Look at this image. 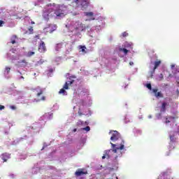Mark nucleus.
Segmentation results:
<instances>
[{
	"mask_svg": "<svg viewBox=\"0 0 179 179\" xmlns=\"http://www.w3.org/2000/svg\"><path fill=\"white\" fill-rule=\"evenodd\" d=\"M179 135V126L176 124L172 131H169V136L170 138L169 150L174 149V143L177 142V136Z\"/></svg>",
	"mask_w": 179,
	"mask_h": 179,
	"instance_id": "nucleus-1",
	"label": "nucleus"
},
{
	"mask_svg": "<svg viewBox=\"0 0 179 179\" xmlns=\"http://www.w3.org/2000/svg\"><path fill=\"white\" fill-rule=\"evenodd\" d=\"M55 30H57V25L50 24L47 25V27L43 29V32L45 34H48V33L50 34H51L52 33H54V31H55Z\"/></svg>",
	"mask_w": 179,
	"mask_h": 179,
	"instance_id": "nucleus-2",
	"label": "nucleus"
},
{
	"mask_svg": "<svg viewBox=\"0 0 179 179\" xmlns=\"http://www.w3.org/2000/svg\"><path fill=\"white\" fill-rule=\"evenodd\" d=\"M74 29L76 31H83V30H86V25L80 22H76Z\"/></svg>",
	"mask_w": 179,
	"mask_h": 179,
	"instance_id": "nucleus-3",
	"label": "nucleus"
},
{
	"mask_svg": "<svg viewBox=\"0 0 179 179\" xmlns=\"http://www.w3.org/2000/svg\"><path fill=\"white\" fill-rule=\"evenodd\" d=\"M109 134H112V136L110 137V141H118L120 138H121V134L117 131H110Z\"/></svg>",
	"mask_w": 179,
	"mask_h": 179,
	"instance_id": "nucleus-4",
	"label": "nucleus"
},
{
	"mask_svg": "<svg viewBox=\"0 0 179 179\" xmlns=\"http://www.w3.org/2000/svg\"><path fill=\"white\" fill-rule=\"evenodd\" d=\"M110 145L112 146V152H113V153H117V150H123L125 147L124 145V141H122V143L120 144V147H117V145L113 143H110Z\"/></svg>",
	"mask_w": 179,
	"mask_h": 179,
	"instance_id": "nucleus-5",
	"label": "nucleus"
},
{
	"mask_svg": "<svg viewBox=\"0 0 179 179\" xmlns=\"http://www.w3.org/2000/svg\"><path fill=\"white\" fill-rule=\"evenodd\" d=\"M32 92H35L36 93V97H40V96L43 95L44 93V90L41 88V87L38 86L36 88L32 89Z\"/></svg>",
	"mask_w": 179,
	"mask_h": 179,
	"instance_id": "nucleus-6",
	"label": "nucleus"
},
{
	"mask_svg": "<svg viewBox=\"0 0 179 179\" xmlns=\"http://www.w3.org/2000/svg\"><path fill=\"white\" fill-rule=\"evenodd\" d=\"M86 174H87V171L85 169H78L75 172L76 177H80V176H85Z\"/></svg>",
	"mask_w": 179,
	"mask_h": 179,
	"instance_id": "nucleus-7",
	"label": "nucleus"
},
{
	"mask_svg": "<svg viewBox=\"0 0 179 179\" xmlns=\"http://www.w3.org/2000/svg\"><path fill=\"white\" fill-rule=\"evenodd\" d=\"M0 157L1 159V160H3V163L8 162V160H9V159H10V154L8 153V152H3V154H1L0 155Z\"/></svg>",
	"mask_w": 179,
	"mask_h": 179,
	"instance_id": "nucleus-8",
	"label": "nucleus"
},
{
	"mask_svg": "<svg viewBox=\"0 0 179 179\" xmlns=\"http://www.w3.org/2000/svg\"><path fill=\"white\" fill-rule=\"evenodd\" d=\"M39 52H45L47 51V48L45 47V43L44 41H41L38 46Z\"/></svg>",
	"mask_w": 179,
	"mask_h": 179,
	"instance_id": "nucleus-9",
	"label": "nucleus"
},
{
	"mask_svg": "<svg viewBox=\"0 0 179 179\" xmlns=\"http://www.w3.org/2000/svg\"><path fill=\"white\" fill-rule=\"evenodd\" d=\"M152 92L154 93L155 97H157V99H163L164 96L162 94V92H159L158 89H152Z\"/></svg>",
	"mask_w": 179,
	"mask_h": 179,
	"instance_id": "nucleus-10",
	"label": "nucleus"
},
{
	"mask_svg": "<svg viewBox=\"0 0 179 179\" xmlns=\"http://www.w3.org/2000/svg\"><path fill=\"white\" fill-rule=\"evenodd\" d=\"M84 15L90 18L89 20H94V14L93 12H85Z\"/></svg>",
	"mask_w": 179,
	"mask_h": 179,
	"instance_id": "nucleus-11",
	"label": "nucleus"
},
{
	"mask_svg": "<svg viewBox=\"0 0 179 179\" xmlns=\"http://www.w3.org/2000/svg\"><path fill=\"white\" fill-rule=\"evenodd\" d=\"M175 120V117L169 116L168 117L166 118L165 124H169V122H171V121H174Z\"/></svg>",
	"mask_w": 179,
	"mask_h": 179,
	"instance_id": "nucleus-12",
	"label": "nucleus"
},
{
	"mask_svg": "<svg viewBox=\"0 0 179 179\" xmlns=\"http://www.w3.org/2000/svg\"><path fill=\"white\" fill-rule=\"evenodd\" d=\"M16 40H17V36L13 35L10 37V43H11V44H16Z\"/></svg>",
	"mask_w": 179,
	"mask_h": 179,
	"instance_id": "nucleus-13",
	"label": "nucleus"
},
{
	"mask_svg": "<svg viewBox=\"0 0 179 179\" xmlns=\"http://www.w3.org/2000/svg\"><path fill=\"white\" fill-rule=\"evenodd\" d=\"M119 51H120V52H124V55H127V54H128V52H129V50H128L125 48H119Z\"/></svg>",
	"mask_w": 179,
	"mask_h": 179,
	"instance_id": "nucleus-14",
	"label": "nucleus"
},
{
	"mask_svg": "<svg viewBox=\"0 0 179 179\" xmlns=\"http://www.w3.org/2000/svg\"><path fill=\"white\" fill-rule=\"evenodd\" d=\"M55 15H56L58 17H62V16H64V13L60 10H55Z\"/></svg>",
	"mask_w": 179,
	"mask_h": 179,
	"instance_id": "nucleus-15",
	"label": "nucleus"
},
{
	"mask_svg": "<svg viewBox=\"0 0 179 179\" xmlns=\"http://www.w3.org/2000/svg\"><path fill=\"white\" fill-rule=\"evenodd\" d=\"M166 106H167V103H166V102L162 103V106H161V113L166 112Z\"/></svg>",
	"mask_w": 179,
	"mask_h": 179,
	"instance_id": "nucleus-16",
	"label": "nucleus"
},
{
	"mask_svg": "<svg viewBox=\"0 0 179 179\" xmlns=\"http://www.w3.org/2000/svg\"><path fill=\"white\" fill-rule=\"evenodd\" d=\"M79 49L81 50L80 51H81V52H83V54H86V46L80 45Z\"/></svg>",
	"mask_w": 179,
	"mask_h": 179,
	"instance_id": "nucleus-17",
	"label": "nucleus"
},
{
	"mask_svg": "<svg viewBox=\"0 0 179 179\" xmlns=\"http://www.w3.org/2000/svg\"><path fill=\"white\" fill-rule=\"evenodd\" d=\"M160 64H162V61H160V60L155 62L154 71L155 69H157V67H159L160 66Z\"/></svg>",
	"mask_w": 179,
	"mask_h": 179,
	"instance_id": "nucleus-18",
	"label": "nucleus"
},
{
	"mask_svg": "<svg viewBox=\"0 0 179 179\" xmlns=\"http://www.w3.org/2000/svg\"><path fill=\"white\" fill-rule=\"evenodd\" d=\"M59 94H63V96H65V94H66V91L64 88H62L59 91Z\"/></svg>",
	"mask_w": 179,
	"mask_h": 179,
	"instance_id": "nucleus-19",
	"label": "nucleus"
},
{
	"mask_svg": "<svg viewBox=\"0 0 179 179\" xmlns=\"http://www.w3.org/2000/svg\"><path fill=\"white\" fill-rule=\"evenodd\" d=\"M123 47H124V48H132V45L130 43H124Z\"/></svg>",
	"mask_w": 179,
	"mask_h": 179,
	"instance_id": "nucleus-20",
	"label": "nucleus"
},
{
	"mask_svg": "<svg viewBox=\"0 0 179 179\" xmlns=\"http://www.w3.org/2000/svg\"><path fill=\"white\" fill-rule=\"evenodd\" d=\"M74 82H75L74 80H69V81L66 82V83H67V85H68L69 86H71V85H73V83H74Z\"/></svg>",
	"mask_w": 179,
	"mask_h": 179,
	"instance_id": "nucleus-21",
	"label": "nucleus"
},
{
	"mask_svg": "<svg viewBox=\"0 0 179 179\" xmlns=\"http://www.w3.org/2000/svg\"><path fill=\"white\" fill-rule=\"evenodd\" d=\"M63 89L65 90H68L69 89V85H68V83H65L64 85L63 86Z\"/></svg>",
	"mask_w": 179,
	"mask_h": 179,
	"instance_id": "nucleus-22",
	"label": "nucleus"
},
{
	"mask_svg": "<svg viewBox=\"0 0 179 179\" xmlns=\"http://www.w3.org/2000/svg\"><path fill=\"white\" fill-rule=\"evenodd\" d=\"M83 130L89 132V131H90V127L87 126L86 127L83 128Z\"/></svg>",
	"mask_w": 179,
	"mask_h": 179,
	"instance_id": "nucleus-23",
	"label": "nucleus"
},
{
	"mask_svg": "<svg viewBox=\"0 0 179 179\" xmlns=\"http://www.w3.org/2000/svg\"><path fill=\"white\" fill-rule=\"evenodd\" d=\"M34 54H35L34 52L29 51L27 53V57H32V55H34Z\"/></svg>",
	"mask_w": 179,
	"mask_h": 179,
	"instance_id": "nucleus-24",
	"label": "nucleus"
},
{
	"mask_svg": "<svg viewBox=\"0 0 179 179\" xmlns=\"http://www.w3.org/2000/svg\"><path fill=\"white\" fill-rule=\"evenodd\" d=\"M43 16L44 19H45L46 20H48V14H47L46 13H44Z\"/></svg>",
	"mask_w": 179,
	"mask_h": 179,
	"instance_id": "nucleus-25",
	"label": "nucleus"
},
{
	"mask_svg": "<svg viewBox=\"0 0 179 179\" xmlns=\"http://www.w3.org/2000/svg\"><path fill=\"white\" fill-rule=\"evenodd\" d=\"M122 37H128V33L124 31L122 34Z\"/></svg>",
	"mask_w": 179,
	"mask_h": 179,
	"instance_id": "nucleus-26",
	"label": "nucleus"
},
{
	"mask_svg": "<svg viewBox=\"0 0 179 179\" xmlns=\"http://www.w3.org/2000/svg\"><path fill=\"white\" fill-rule=\"evenodd\" d=\"M33 27L29 28V34H33Z\"/></svg>",
	"mask_w": 179,
	"mask_h": 179,
	"instance_id": "nucleus-27",
	"label": "nucleus"
},
{
	"mask_svg": "<svg viewBox=\"0 0 179 179\" xmlns=\"http://www.w3.org/2000/svg\"><path fill=\"white\" fill-rule=\"evenodd\" d=\"M7 71V73H9L10 72V67H6L5 72Z\"/></svg>",
	"mask_w": 179,
	"mask_h": 179,
	"instance_id": "nucleus-28",
	"label": "nucleus"
},
{
	"mask_svg": "<svg viewBox=\"0 0 179 179\" xmlns=\"http://www.w3.org/2000/svg\"><path fill=\"white\" fill-rule=\"evenodd\" d=\"M146 87L149 90H152V85L150 83L147 84Z\"/></svg>",
	"mask_w": 179,
	"mask_h": 179,
	"instance_id": "nucleus-29",
	"label": "nucleus"
},
{
	"mask_svg": "<svg viewBox=\"0 0 179 179\" xmlns=\"http://www.w3.org/2000/svg\"><path fill=\"white\" fill-rule=\"evenodd\" d=\"M159 80H163L164 79V76H163V73H161L159 76Z\"/></svg>",
	"mask_w": 179,
	"mask_h": 179,
	"instance_id": "nucleus-30",
	"label": "nucleus"
},
{
	"mask_svg": "<svg viewBox=\"0 0 179 179\" xmlns=\"http://www.w3.org/2000/svg\"><path fill=\"white\" fill-rule=\"evenodd\" d=\"M40 101H45V96H43L41 99H39Z\"/></svg>",
	"mask_w": 179,
	"mask_h": 179,
	"instance_id": "nucleus-31",
	"label": "nucleus"
},
{
	"mask_svg": "<svg viewBox=\"0 0 179 179\" xmlns=\"http://www.w3.org/2000/svg\"><path fill=\"white\" fill-rule=\"evenodd\" d=\"M5 22L3 20H0V27H2V26H3V24Z\"/></svg>",
	"mask_w": 179,
	"mask_h": 179,
	"instance_id": "nucleus-32",
	"label": "nucleus"
},
{
	"mask_svg": "<svg viewBox=\"0 0 179 179\" xmlns=\"http://www.w3.org/2000/svg\"><path fill=\"white\" fill-rule=\"evenodd\" d=\"M2 110H5V106L0 105V110L2 111Z\"/></svg>",
	"mask_w": 179,
	"mask_h": 179,
	"instance_id": "nucleus-33",
	"label": "nucleus"
},
{
	"mask_svg": "<svg viewBox=\"0 0 179 179\" xmlns=\"http://www.w3.org/2000/svg\"><path fill=\"white\" fill-rule=\"evenodd\" d=\"M21 62H22V64H27V62H26V59H22V60L21 61Z\"/></svg>",
	"mask_w": 179,
	"mask_h": 179,
	"instance_id": "nucleus-34",
	"label": "nucleus"
},
{
	"mask_svg": "<svg viewBox=\"0 0 179 179\" xmlns=\"http://www.w3.org/2000/svg\"><path fill=\"white\" fill-rule=\"evenodd\" d=\"M10 108H12V110H16V106H11Z\"/></svg>",
	"mask_w": 179,
	"mask_h": 179,
	"instance_id": "nucleus-35",
	"label": "nucleus"
},
{
	"mask_svg": "<svg viewBox=\"0 0 179 179\" xmlns=\"http://www.w3.org/2000/svg\"><path fill=\"white\" fill-rule=\"evenodd\" d=\"M171 69H173L176 67V65H175V64H172V65L171 66Z\"/></svg>",
	"mask_w": 179,
	"mask_h": 179,
	"instance_id": "nucleus-36",
	"label": "nucleus"
},
{
	"mask_svg": "<svg viewBox=\"0 0 179 179\" xmlns=\"http://www.w3.org/2000/svg\"><path fill=\"white\" fill-rule=\"evenodd\" d=\"M129 65H131V66L134 65V62H130Z\"/></svg>",
	"mask_w": 179,
	"mask_h": 179,
	"instance_id": "nucleus-37",
	"label": "nucleus"
},
{
	"mask_svg": "<svg viewBox=\"0 0 179 179\" xmlns=\"http://www.w3.org/2000/svg\"><path fill=\"white\" fill-rule=\"evenodd\" d=\"M78 114L79 115H82V113H80V111H78Z\"/></svg>",
	"mask_w": 179,
	"mask_h": 179,
	"instance_id": "nucleus-38",
	"label": "nucleus"
},
{
	"mask_svg": "<svg viewBox=\"0 0 179 179\" xmlns=\"http://www.w3.org/2000/svg\"><path fill=\"white\" fill-rule=\"evenodd\" d=\"M102 159H106V155H103V156L102 157Z\"/></svg>",
	"mask_w": 179,
	"mask_h": 179,
	"instance_id": "nucleus-39",
	"label": "nucleus"
},
{
	"mask_svg": "<svg viewBox=\"0 0 179 179\" xmlns=\"http://www.w3.org/2000/svg\"><path fill=\"white\" fill-rule=\"evenodd\" d=\"M73 131L76 132V129H73Z\"/></svg>",
	"mask_w": 179,
	"mask_h": 179,
	"instance_id": "nucleus-40",
	"label": "nucleus"
},
{
	"mask_svg": "<svg viewBox=\"0 0 179 179\" xmlns=\"http://www.w3.org/2000/svg\"><path fill=\"white\" fill-rule=\"evenodd\" d=\"M20 78H21V79H24V77L21 76Z\"/></svg>",
	"mask_w": 179,
	"mask_h": 179,
	"instance_id": "nucleus-41",
	"label": "nucleus"
},
{
	"mask_svg": "<svg viewBox=\"0 0 179 179\" xmlns=\"http://www.w3.org/2000/svg\"><path fill=\"white\" fill-rule=\"evenodd\" d=\"M18 73H20V75H22V73L20 71H18Z\"/></svg>",
	"mask_w": 179,
	"mask_h": 179,
	"instance_id": "nucleus-42",
	"label": "nucleus"
},
{
	"mask_svg": "<svg viewBox=\"0 0 179 179\" xmlns=\"http://www.w3.org/2000/svg\"><path fill=\"white\" fill-rule=\"evenodd\" d=\"M31 24H34V22H31Z\"/></svg>",
	"mask_w": 179,
	"mask_h": 179,
	"instance_id": "nucleus-43",
	"label": "nucleus"
},
{
	"mask_svg": "<svg viewBox=\"0 0 179 179\" xmlns=\"http://www.w3.org/2000/svg\"><path fill=\"white\" fill-rule=\"evenodd\" d=\"M50 72H52V69H50Z\"/></svg>",
	"mask_w": 179,
	"mask_h": 179,
	"instance_id": "nucleus-44",
	"label": "nucleus"
},
{
	"mask_svg": "<svg viewBox=\"0 0 179 179\" xmlns=\"http://www.w3.org/2000/svg\"><path fill=\"white\" fill-rule=\"evenodd\" d=\"M59 45H60V44H58V45H57V47L59 46Z\"/></svg>",
	"mask_w": 179,
	"mask_h": 179,
	"instance_id": "nucleus-45",
	"label": "nucleus"
},
{
	"mask_svg": "<svg viewBox=\"0 0 179 179\" xmlns=\"http://www.w3.org/2000/svg\"><path fill=\"white\" fill-rule=\"evenodd\" d=\"M73 78H76V76H73Z\"/></svg>",
	"mask_w": 179,
	"mask_h": 179,
	"instance_id": "nucleus-46",
	"label": "nucleus"
},
{
	"mask_svg": "<svg viewBox=\"0 0 179 179\" xmlns=\"http://www.w3.org/2000/svg\"><path fill=\"white\" fill-rule=\"evenodd\" d=\"M178 72H179V70H178Z\"/></svg>",
	"mask_w": 179,
	"mask_h": 179,
	"instance_id": "nucleus-47",
	"label": "nucleus"
}]
</instances>
